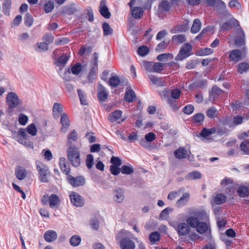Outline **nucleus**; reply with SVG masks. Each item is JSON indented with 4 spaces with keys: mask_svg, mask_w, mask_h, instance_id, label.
<instances>
[{
    "mask_svg": "<svg viewBox=\"0 0 249 249\" xmlns=\"http://www.w3.org/2000/svg\"><path fill=\"white\" fill-rule=\"evenodd\" d=\"M171 7V5L167 0H161L158 5V12L164 14L169 12Z\"/></svg>",
    "mask_w": 249,
    "mask_h": 249,
    "instance_id": "4468645a",
    "label": "nucleus"
},
{
    "mask_svg": "<svg viewBox=\"0 0 249 249\" xmlns=\"http://www.w3.org/2000/svg\"><path fill=\"white\" fill-rule=\"evenodd\" d=\"M60 122L62 125L61 130L64 132H66L70 126V121L68 115L65 113H62Z\"/></svg>",
    "mask_w": 249,
    "mask_h": 249,
    "instance_id": "2eb2a0df",
    "label": "nucleus"
},
{
    "mask_svg": "<svg viewBox=\"0 0 249 249\" xmlns=\"http://www.w3.org/2000/svg\"><path fill=\"white\" fill-rule=\"evenodd\" d=\"M28 120V118L26 115L23 114H20L19 115L18 117V122L20 124L22 125H25L27 124Z\"/></svg>",
    "mask_w": 249,
    "mask_h": 249,
    "instance_id": "774afa93",
    "label": "nucleus"
},
{
    "mask_svg": "<svg viewBox=\"0 0 249 249\" xmlns=\"http://www.w3.org/2000/svg\"><path fill=\"white\" fill-rule=\"evenodd\" d=\"M206 114L209 118H215L217 116V111L215 107H211L207 110Z\"/></svg>",
    "mask_w": 249,
    "mask_h": 249,
    "instance_id": "8fccbe9b",
    "label": "nucleus"
},
{
    "mask_svg": "<svg viewBox=\"0 0 249 249\" xmlns=\"http://www.w3.org/2000/svg\"><path fill=\"white\" fill-rule=\"evenodd\" d=\"M160 238V235L157 231L153 232L149 235V239L151 242L155 243L158 241Z\"/></svg>",
    "mask_w": 249,
    "mask_h": 249,
    "instance_id": "603ef678",
    "label": "nucleus"
},
{
    "mask_svg": "<svg viewBox=\"0 0 249 249\" xmlns=\"http://www.w3.org/2000/svg\"><path fill=\"white\" fill-rule=\"evenodd\" d=\"M93 156L92 154H89L87 156L86 160V165L89 169H91L93 164Z\"/></svg>",
    "mask_w": 249,
    "mask_h": 249,
    "instance_id": "0e129e2a",
    "label": "nucleus"
},
{
    "mask_svg": "<svg viewBox=\"0 0 249 249\" xmlns=\"http://www.w3.org/2000/svg\"><path fill=\"white\" fill-rule=\"evenodd\" d=\"M54 2L52 0L48 1L44 6V9L46 13H50L54 8Z\"/></svg>",
    "mask_w": 249,
    "mask_h": 249,
    "instance_id": "49530a36",
    "label": "nucleus"
},
{
    "mask_svg": "<svg viewBox=\"0 0 249 249\" xmlns=\"http://www.w3.org/2000/svg\"><path fill=\"white\" fill-rule=\"evenodd\" d=\"M119 245L121 249H135L134 242L128 237H124L120 241Z\"/></svg>",
    "mask_w": 249,
    "mask_h": 249,
    "instance_id": "6e6552de",
    "label": "nucleus"
},
{
    "mask_svg": "<svg viewBox=\"0 0 249 249\" xmlns=\"http://www.w3.org/2000/svg\"><path fill=\"white\" fill-rule=\"evenodd\" d=\"M67 158L72 166L77 167L81 164L80 151L75 145H70L67 150Z\"/></svg>",
    "mask_w": 249,
    "mask_h": 249,
    "instance_id": "f257e3e1",
    "label": "nucleus"
},
{
    "mask_svg": "<svg viewBox=\"0 0 249 249\" xmlns=\"http://www.w3.org/2000/svg\"><path fill=\"white\" fill-rule=\"evenodd\" d=\"M92 52V48L91 47H85L82 46L79 50V54L82 55L85 53L89 54Z\"/></svg>",
    "mask_w": 249,
    "mask_h": 249,
    "instance_id": "338daca9",
    "label": "nucleus"
},
{
    "mask_svg": "<svg viewBox=\"0 0 249 249\" xmlns=\"http://www.w3.org/2000/svg\"><path fill=\"white\" fill-rule=\"evenodd\" d=\"M249 70V64L246 62H242L238 65V71L240 73H243Z\"/></svg>",
    "mask_w": 249,
    "mask_h": 249,
    "instance_id": "c03bdc74",
    "label": "nucleus"
},
{
    "mask_svg": "<svg viewBox=\"0 0 249 249\" xmlns=\"http://www.w3.org/2000/svg\"><path fill=\"white\" fill-rule=\"evenodd\" d=\"M113 199L117 203H122L124 199V190L117 188L113 192Z\"/></svg>",
    "mask_w": 249,
    "mask_h": 249,
    "instance_id": "1a4fd4ad",
    "label": "nucleus"
},
{
    "mask_svg": "<svg viewBox=\"0 0 249 249\" xmlns=\"http://www.w3.org/2000/svg\"><path fill=\"white\" fill-rule=\"evenodd\" d=\"M229 6L232 8H235L237 10L241 9V5L240 2L237 0H230L229 3Z\"/></svg>",
    "mask_w": 249,
    "mask_h": 249,
    "instance_id": "e2e57ef3",
    "label": "nucleus"
},
{
    "mask_svg": "<svg viewBox=\"0 0 249 249\" xmlns=\"http://www.w3.org/2000/svg\"><path fill=\"white\" fill-rule=\"evenodd\" d=\"M142 65L146 71L149 72L153 71L152 67H153V63L147 62L146 61H143L142 62Z\"/></svg>",
    "mask_w": 249,
    "mask_h": 249,
    "instance_id": "bf43d9fd",
    "label": "nucleus"
},
{
    "mask_svg": "<svg viewBox=\"0 0 249 249\" xmlns=\"http://www.w3.org/2000/svg\"><path fill=\"white\" fill-rule=\"evenodd\" d=\"M201 177L200 172L198 171H193L188 174L185 177V179L192 180L196 179H199Z\"/></svg>",
    "mask_w": 249,
    "mask_h": 249,
    "instance_id": "2f4dec72",
    "label": "nucleus"
},
{
    "mask_svg": "<svg viewBox=\"0 0 249 249\" xmlns=\"http://www.w3.org/2000/svg\"><path fill=\"white\" fill-rule=\"evenodd\" d=\"M121 171L124 174L130 175L134 172V169L131 165H123L121 168Z\"/></svg>",
    "mask_w": 249,
    "mask_h": 249,
    "instance_id": "79ce46f5",
    "label": "nucleus"
},
{
    "mask_svg": "<svg viewBox=\"0 0 249 249\" xmlns=\"http://www.w3.org/2000/svg\"><path fill=\"white\" fill-rule=\"evenodd\" d=\"M57 238L56 232L53 230L46 231L44 234V238L47 242H52Z\"/></svg>",
    "mask_w": 249,
    "mask_h": 249,
    "instance_id": "dca6fc26",
    "label": "nucleus"
},
{
    "mask_svg": "<svg viewBox=\"0 0 249 249\" xmlns=\"http://www.w3.org/2000/svg\"><path fill=\"white\" fill-rule=\"evenodd\" d=\"M213 52V50L209 48H202L198 50L196 55L198 56L207 55L212 54Z\"/></svg>",
    "mask_w": 249,
    "mask_h": 249,
    "instance_id": "473e14b6",
    "label": "nucleus"
},
{
    "mask_svg": "<svg viewBox=\"0 0 249 249\" xmlns=\"http://www.w3.org/2000/svg\"><path fill=\"white\" fill-rule=\"evenodd\" d=\"M71 202L76 207H82L84 204V200L78 193L72 192L70 195Z\"/></svg>",
    "mask_w": 249,
    "mask_h": 249,
    "instance_id": "39448f33",
    "label": "nucleus"
},
{
    "mask_svg": "<svg viewBox=\"0 0 249 249\" xmlns=\"http://www.w3.org/2000/svg\"><path fill=\"white\" fill-rule=\"evenodd\" d=\"M60 200L55 194H52L49 196V203L50 207L52 208H57L60 204Z\"/></svg>",
    "mask_w": 249,
    "mask_h": 249,
    "instance_id": "f3484780",
    "label": "nucleus"
},
{
    "mask_svg": "<svg viewBox=\"0 0 249 249\" xmlns=\"http://www.w3.org/2000/svg\"><path fill=\"white\" fill-rule=\"evenodd\" d=\"M15 175L18 179L21 180L26 177L27 172L24 168L18 166L15 168Z\"/></svg>",
    "mask_w": 249,
    "mask_h": 249,
    "instance_id": "a211bd4d",
    "label": "nucleus"
},
{
    "mask_svg": "<svg viewBox=\"0 0 249 249\" xmlns=\"http://www.w3.org/2000/svg\"><path fill=\"white\" fill-rule=\"evenodd\" d=\"M191 152L190 151L187 150L184 147H179L174 152L175 157L178 159H188L190 158V154Z\"/></svg>",
    "mask_w": 249,
    "mask_h": 249,
    "instance_id": "9b49d317",
    "label": "nucleus"
},
{
    "mask_svg": "<svg viewBox=\"0 0 249 249\" xmlns=\"http://www.w3.org/2000/svg\"><path fill=\"white\" fill-rule=\"evenodd\" d=\"M36 169L38 171L39 180L42 182H47L48 181V176L50 174L48 166L39 163L36 165Z\"/></svg>",
    "mask_w": 249,
    "mask_h": 249,
    "instance_id": "f03ea898",
    "label": "nucleus"
},
{
    "mask_svg": "<svg viewBox=\"0 0 249 249\" xmlns=\"http://www.w3.org/2000/svg\"><path fill=\"white\" fill-rule=\"evenodd\" d=\"M68 138V144L72 145L73 142H76L78 139V134L75 130H73L72 131L69 133L67 136Z\"/></svg>",
    "mask_w": 249,
    "mask_h": 249,
    "instance_id": "bb28decb",
    "label": "nucleus"
},
{
    "mask_svg": "<svg viewBox=\"0 0 249 249\" xmlns=\"http://www.w3.org/2000/svg\"><path fill=\"white\" fill-rule=\"evenodd\" d=\"M196 231L199 233H203L205 232L208 230V227L206 223L204 222H199L196 227Z\"/></svg>",
    "mask_w": 249,
    "mask_h": 249,
    "instance_id": "ea45409f",
    "label": "nucleus"
},
{
    "mask_svg": "<svg viewBox=\"0 0 249 249\" xmlns=\"http://www.w3.org/2000/svg\"><path fill=\"white\" fill-rule=\"evenodd\" d=\"M237 193L240 197H245L249 195V190L244 186H241L238 189Z\"/></svg>",
    "mask_w": 249,
    "mask_h": 249,
    "instance_id": "72a5a7b5",
    "label": "nucleus"
},
{
    "mask_svg": "<svg viewBox=\"0 0 249 249\" xmlns=\"http://www.w3.org/2000/svg\"><path fill=\"white\" fill-rule=\"evenodd\" d=\"M68 180L70 184L73 187L82 186L85 183V179L82 176L74 178L71 175H69Z\"/></svg>",
    "mask_w": 249,
    "mask_h": 249,
    "instance_id": "423d86ee",
    "label": "nucleus"
},
{
    "mask_svg": "<svg viewBox=\"0 0 249 249\" xmlns=\"http://www.w3.org/2000/svg\"><path fill=\"white\" fill-rule=\"evenodd\" d=\"M184 188H180L178 191H173L170 192L168 196V199L171 200L174 199L176 197L178 196L180 193L183 192Z\"/></svg>",
    "mask_w": 249,
    "mask_h": 249,
    "instance_id": "a18cd8bd",
    "label": "nucleus"
},
{
    "mask_svg": "<svg viewBox=\"0 0 249 249\" xmlns=\"http://www.w3.org/2000/svg\"><path fill=\"white\" fill-rule=\"evenodd\" d=\"M77 9L75 7V4L71 3L62 7L60 14L63 16H65L66 15H71L75 13Z\"/></svg>",
    "mask_w": 249,
    "mask_h": 249,
    "instance_id": "9d476101",
    "label": "nucleus"
},
{
    "mask_svg": "<svg viewBox=\"0 0 249 249\" xmlns=\"http://www.w3.org/2000/svg\"><path fill=\"white\" fill-rule=\"evenodd\" d=\"M236 36L235 37V44L238 46H241L245 44V33L240 26L236 28Z\"/></svg>",
    "mask_w": 249,
    "mask_h": 249,
    "instance_id": "0eeeda50",
    "label": "nucleus"
},
{
    "mask_svg": "<svg viewBox=\"0 0 249 249\" xmlns=\"http://www.w3.org/2000/svg\"><path fill=\"white\" fill-rule=\"evenodd\" d=\"M240 149L245 153L249 154V141H245L240 144Z\"/></svg>",
    "mask_w": 249,
    "mask_h": 249,
    "instance_id": "5fc2aeb1",
    "label": "nucleus"
},
{
    "mask_svg": "<svg viewBox=\"0 0 249 249\" xmlns=\"http://www.w3.org/2000/svg\"><path fill=\"white\" fill-rule=\"evenodd\" d=\"M190 228L188 224L181 223L178 226V232L179 235H186L190 232Z\"/></svg>",
    "mask_w": 249,
    "mask_h": 249,
    "instance_id": "6ab92c4d",
    "label": "nucleus"
},
{
    "mask_svg": "<svg viewBox=\"0 0 249 249\" xmlns=\"http://www.w3.org/2000/svg\"><path fill=\"white\" fill-rule=\"evenodd\" d=\"M104 35L105 36L111 35L113 33V29L107 22H104L102 24Z\"/></svg>",
    "mask_w": 249,
    "mask_h": 249,
    "instance_id": "c9c22d12",
    "label": "nucleus"
},
{
    "mask_svg": "<svg viewBox=\"0 0 249 249\" xmlns=\"http://www.w3.org/2000/svg\"><path fill=\"white\" fill-rule=\"evenodd\" d=\"M53 111L54 116H58V114L63 111V107L62 105L58 103H55L53 107Z\"/></svg>",
    "mask_w": 249,
    "mask_h": 249,
    "instance_id": "a19ab883",
    "label": "nucleus"
},
{
    "mask_svg": "<svg viewBox=\"0 0 249 249\" xmlns=\"http://www.w3.org/2000/svg\"><path fill=\"white\" fill-rule=\"evenodd\" d=\"M186 41V37L183 35L173 36L172 37V43L174 45H179Z\"/></svg>",
    "mask_w": 249,
    "mask_h": 249,
    "instance_id": "b1692460",
    "label": "nucleus"
},
{
    "mask_svg": "<svg viewBox=\"0 0 249 249\" xmlns=\"http://www.w3.org/2000/svg\"><path fill=\"white\" fill-rule=\"evenodd\" d=\"M188 22L187 21H185L183 22V24L182 25L176 26L175 28V31L179 32H185L188 29Z\"/></svg>",
    "mask_w": 249,
    "mask_h": 249,
    "instance_id": "09e8293b",
    "label": "nucleus"
},
{
    "mask_svg": "<svg viewBox=\"0 0 249 249\" xmlns=\"http://www.w3.org/2000/svg\"><path fill=\"white\" fill-rule=\"evenodd\" d=\"M122 115V111L121 110H116L109 115L108 120L110 122H115L121 118Z\"/></svg>",
    "mask_w": 249,
    "mask_h": 249,
    "instance_id": "5701e85b",
    "label": "nucleus"
},
{
    "mask_svg": "<svg viewBox=\"0 0 249 249\" xmlns=\"http://www.w3.org/2000/svg\"><path fill=\"white\" fill-rule=\"evenodd\" d=\"M169 41H163L159 43L156 47L155 50L159 52H162L167 47Z\"/></svg>",
    "mask_w": 249,
    "mask_h": 249,
    "instance_id": "de8ad7c7",
    "label": "nucleus"
},
{
    "mask_svg": "<svg viewBox=\"0 0 249 249\" xmlns=\"http://www.w3.org/2000/svg\"><path fill=\"white\" fill-rule=\"evenodd\" d=\"M77 92H78V96H79L81 104H82L83 105H87L88 103H87V100H86V97H85V94H84L83 91L81 89H78L77 90Z\"/></svg>",
    "mask_w": 249,
    "mask_h": 249,
    "instance_id": "69168bd1",
    "label": "nucleus"
},
{
    "mask_svg": "<svg viewBox=\"0 0 249 249\" xmlns=\"http://www.w3.org/2000/svg\"><path fill=\"white\" fill-rule=\"evenodd\" d=\"M131 12L132 17L135 19H139L141 18L143 13V9L140 7H131Z\"/></svg>",
    "mask_w": 249,
    "mask_h": 249,
    "instance_id": "4be33fe9",
    "label": "nucleus"
},
{
    "mask_svg": "<svg viewBox=\"0 0 249 249\" xmlns=\"http://www.w3.org/2000/svg\"><path fill=\"white\" fill-rule=\"evenodd\" d=\"M99 12L105 18H110L111 13L106 6V0H101L99 6Z\"/></svg>",
    "mask_w": 249,
    "mask_h": 249,
    "instance_id": "f8f14e48",
    "label": "nucleus"
},
{
    "mask_svg": "<svg viewBox=\"0 0 249 249\" xmlns=\"http://www.w3.org/2000/svg\"><path fill=\"white\" fill-rule=\"evenodd\" d=\"M149 78L154 85H157L158 86H164V81L162 78H158L152 75H149Z\"/></svg>",
    "mask_w": 249,
    "mask_h": 249,
    "instance_id": "4c0bfd02",
    "label": "nucleus"
},
{
    "mask_svg": "<svg viewBox=\"0 0 249 249\" xmlns=\"http://www.w3.org/2000/svg\"><path fill=\"white\" fill-rule=\"evenodd\" d=\"M187 224L191 227H196L198 224V219L195 216H190L186 220Z\"/></svg>",
    "mask_w": 249,
    "mask_h": 249,
    "instance_id": "37998d69",
    "label": "nucleus"
},
{
    "mask_svg": "<svg viewBox=\"0 0 249 249\" xmlns=\"http://www.w3.org/2000/svg\"><path fill=\"white\" fill-rule=\"evenodd\" d=\"M81 242V238L78 235L72 236L70 239V243L73 247L78 246Z\"/></svg>",
    "mask_w": 249,
    "mask_h": 249,
    "instance_id": "f704fd0d",
    "label": "nucleus"
},
{
    "mask_svg": "<svg viewBox=\"0 0 249 249\" xmlns=\"http://www.w3.org/2000/svg\"><path fill=\"white\" fill-rule=\"evenodd\" d=\"M82 70V65L79 63H77L71 67V72L73 74H79Z\"/></svg>",
    "mask_w": 249,
    "mask_h": 249,
    "instance_id": "680f3d73",
    "label": "nucleus"
},
{
    "mask_svg": "<svg viewBox=\"0 0 249 249\" xmlns=\"http://www.w3.org/2000/svg\"><path fill=\"white\" fill-rule=\"evenodd\" d=\"M192 46L188 43L184 44L181 48L177 55V59L182 60L191 55Z\"/></svg>",
    "mask_w": 249,
    "mask_h": 249,
    "instance_id": "7ed1b4c3",
    "label": "nucleus"
},
{
    "mask_svg": "<svg viewBox=\"0 0 249 249\" xmlns=\"http://www.w3.org/2000/svg\"><path fill=\"white\" fill-rule=\"evenodd\" d=\"M120 83V78L117 75L111 76L108 82L109 85L112 87H117Z\"/></svg>",
    "mask_w": 249,
    "mask_h": 249,
    "instance_id": "e433bc0d",
    "label": "nucleus"
},
{
    "mask_svg": "<svg viewBox=\"0 0 249 249\" xmlns=\"http://www.w3.org/2000/svg\"><path fill=\"white\" fill-rule=\"evenodd\" d=\"M164 64L160 62L153 63L152 72H159L163 70Z\"/></svg>",
    "mask_w": 249,
    "mask_h": 249,
    "instance_id": "864d4df0",
    "label": "nucleus"
},
{
    "mask_svg": "<svg viewBox=\"0 0 249 249\" xmlns=\"http://www.w3.org/2000/svg\"><path fill=\"white\" fill-rule=\"evenodd\" d=\"M59 166L61 171L66 174L68 175L70 172V168L69 165L67 163L66 159L61 157L59 160Z\"/></svg>",
    "mask_w": 249,
    "mask_h": 249,
    "instance_id": "412c9836",
    "label": "nucleus"
},
{
    "mask_svg": "<svg viewBox=\"0 0 249 249\" xmlns=\"http://www.w3.org/2000/svg\"><path fill=\"white\" fill-rule=\"evenodd\" d=\"M137 53L141 56H144L149 53V49L146 46H142L138 48Z\"/></svg>",
    "mask_w": 249,
    "mask_h": 249,
    "instance_id": "052dcab7",
    "label": "nucleus"
},
{
    "mask_svg": "<svg viewBox=\"0 0 249 249\" xmlns=\"http://www.w3.org/2000/svg\"><path fill=\"white\" fill-rule=\"evenodd\" d=\"M11 4V0H4L3 1L2 4V11L4 14L7 16L10 14Z\"/></svg>",
    "mask_w": 249,
    "mask_h": 249,
    "instance_id": "7c9ffc66",
    "label": "nucleus"
},
{
    "mask_svg": "<svg viewBox=\"0 0 249 249\" xmlns=\"http://www.w3.org/2000/svg\"><path fill=\"white\" fill-rule=\"evenodd\" d=\"M135 97L134 91L133 90H129L125 92L124 98L126 101L131 102L134 100Z\"/></svg>",
    "mask_w": 249,
    "mask_h": 249,
    "instance_id": "58836bf2",
    "label": "nucleus"
},
{
    "mask_svg": "<svg viewBox=\"0 0 249 249\" xmlns=\"http://www.w3.org/2000/svg\"><path fill=\"white\" fill-rule=\"evenodd\" d=\"M27 132L32 136H36L37 134V129L34 124H31L27 127Z\"/></svg>",
    "mask_w": 249,
    "mask_h": 249,
    "instance_id": "6e6d98bb",
    "label": "nucleus"
},
{
    "mask_svg": "<svg viewBox=\"0 0 249 249\" xmlns=\"http://www.w3.org/2000/svg\"><path fill=\"white\" fill-rule=\"evenodd\" d=\"M222 92V90L217 87V86H214L212 88V91L210 93V97L214 98L216 96L221 94Z\"/></svg>",
    "mask_w": 249,
    "mask_h": 249,
    "instance_id": "4d7b16f0",
    "label": "nucleus"
},
{
    "mask_svg": "<svg viewBox=\"0 0 249 249\" xmlns=\"http://www.w3.org/2000/svg\"><path fill=\"white\" fill-rule=\"evenodd\" d=\"M229 58L231 61L238 62L241 58V51L237 49L232 51L229 55Z\"/></svg>",
    "mask_w": 249,
    "mask_h": 249,
    "instance_id": "a878e982",
    "label": "nucleus"
},
{
    "mask_svg": "<svg viewBox=\"0 0 249 249\" xmlns=\"http://www.w3.org/2000/svg\"><path fill=\"white\" fill-rule=\"evenodd\" d=\"M53 36L51 34H46L43 36L42 39L44 43L49 45L53 42Z\"/></svg>",
    "mask_w": 249,
    "mask_h": 249,
    "instance_id": "13d9d810",
    "label": "nucleus"
},
{
    "mask_svg": "<svg viewBox=\"0 0 249 249\" xmlns=\"http://www.w3.org/2000/svg\"><path fill=\"white\" fill-rule=\"evenodd\" d=\"M69 57L70 56L68 55L64 54L57 59L55 61V64L59 67L61 70L65 66L68 62Z\"/></svg>",
    "mask_w": 249,
    "mask_h": 249,
    "instance_id": "aec40b11",
    "label": "nucleus"
},
{
    "mask_svg": "<svg viewBox=\"0 0 249 249\" xmlns=\"http://www.w3.org/2000/svg\"><path fill=\"white\" fill-rule=\"evenodd\" d=\"M238 26H240L238 21L234 18H232L224 22L220 25V28L223 30H229L231 29L233 26L236 28H238Z\"/></svg>",
    "mask_w": 249,
    "mask_h": 249,
    "instance_id": "ddd939ff",
    "label": "nucleus"
},
{
    "mask_svg": "<svg viewBox=\"0 0 249 249\" xmlns=\"http://www.w3.org/2000/svg\"><path fill=\"white\" fill-rule=\"evenodd\" d=\"M226 201V197L223 194H218L214 198L213 201L211 202L213 205L214 203L215 204L219 205L224 203Z\"/></svg>",
    "mask_w": 249,
    "mask_h": 249,
    "instance_id": "c85d7f7f",
    "label": "nucleus"
},
{
    "mask_svg": "<svg viewBox=\"0 0 249 249\" xmlns=\"http://www.w3.org/2000/svg\"><path fill=\"white\" fill-rule=\"evenodd\" d=\"M201 23L200 20L196 18L194 20L193 25L191 29V32L195 34L199 32L201 28Z\"/></svg>",
    "mask_w": 249,
    "mask_h": 249,
    "instance_id": "c756f323",
    "label": "nucleus"
},
{
    "mask_svg": "<svg viewBox=\"0 0 249 249\" xmlns=\"http://www.w3.org/2000/svg\"><path fill=\"white\" fill-rule=\"evenodd\" d=\"M216 132V129L215 127H212L209 129L204 128L200 133V136L203 138H206L210 135L214 134Z\"/></svg>",
    "mask_w": 249,
    "mask_h": 249,
    "instance_id": "cd10ccee",
    "label": "nucleus"
},
{
    "mask_svg": "<svg viewBox=\"0 0 249 249\" xmlns=\"http://www.w3.org/2000/svg\"><path fill=\"white\" fill-rule=\"evenodd\" d=\"M33 22L34 18L29 13H27L24 18V23L25 25L28 27H30L32 25Z\"/></svg>",
    "mask_w": 249,
    "mask_h": 249,
    "instance_id": "3c124183",
    "label": "nucleus"
},
{
    "mask_svg": "<svg viewBox=\"0 0 249 249\" xmlns=\"http://www.w3.org/2000/svg\"><path fill=\"white\" fill-rule=\"evenodd\" d=\"M6 98L7 104L10 108L16 107L19 105V98L16 93L9 92L7 94Z\"/></svg>",
    "mask_w": 249,
    "mask_h": 249,
    "instance_id": "20e7f679",
    "label": "nucleus"
},
{
    "mask_svg": "<svg viewBox=\"0 0 249 249\" xmlns=\"http://www.w3.org/2000/svg\"><path fill=\"white\" fill-rule=\"evenodd\" d=\"M190 198V194L189 193H184L182 196L177 201L176 205L180 207L187 204Z\"/></svg>",
    "mask_w": 249,
    "mask_h": 249,
    "instance_id": "393cba45",
    "label": "nucleus"
}]
</instances>
